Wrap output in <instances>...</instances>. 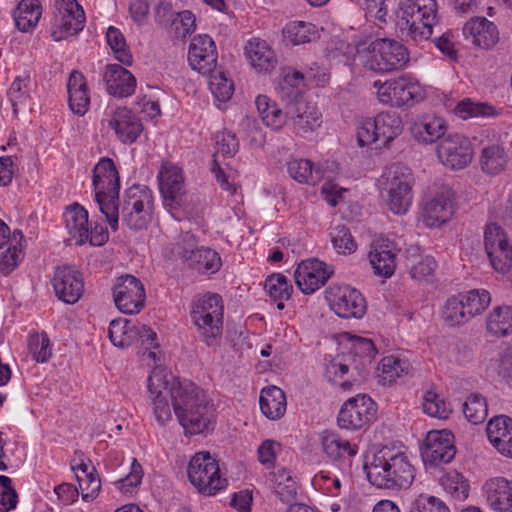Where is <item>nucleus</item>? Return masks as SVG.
I'll use <instances>...</instances> for the list:
<instances>
[{
  "label": "nucleus",
  "instance_id": "nucleus-9",
  "mask_svg": "<svg viewBox=\"0 0 512 512\" xmlns=\"http://www.w3.org/2000/svg\"><path fill=\"white\" fill-rule=\"evenodd\" d=\"M172 254L189 268L201 273H215L221 266L219 254L210 248H196L194 236L189 233L183 235L181 242L173 245Z\"/></svg>",
  "mask_w": 512,
  "mask_h": 512
},
{
  "label": "nucleus",
  "instance_id": "nucleus-1",
  "mask_svg": "<svg viewBox=\"0 0 512 512\" xmlns=\"http://www.w3.org/2000/svg\"><path fill=\"white\" fill-rule=\"evenodd\" d=\"M148 391L156 420L163 425L172 417L167 396L186 434L208 433L215 426V409L206 393L192 382H176L162 369H154L148 378Z\"/></svg>",
  "mask_w": 512,
  "mask_h": 512
},
{
  "label": "nucleus",
  "instance_id": "nucleus-60",
  "mask_svg": "<svg viewBox=\"0 0 512 512\" xmlns=\"http://www.w3.org/2000/svg\"><path fill=\"white\" fill-rule=\"evenodd\" d=\"M509 244L503 229L496 223L487 225L484 233L486 253Z\"/></svg>",
  "mask_w": 512,
  "mask_h": 512
},
{
  "label": "nucleus",
  "instance_id": "nucleus-63",
  "mask_svg": "<svg viewBox=\"0 0 512 512\" xmlns=\"http://www.w3.org/2000/svg\"><path fill=\"white\" fill-rule=\"evenodd\" d=\"M23 259V253L17 245L8 247L5 252L0 255V273L4 275L13 271Z\"/></svg>",
  "mask_w": 512,
  "mask_h": 512
},
{
  "label": "nucleus",
  "instance_id": "nucleus-8",
  "mask_svg": "<svg viewBox=\"0 0 512 512\" xmlns=\"http://www.w3.org/2000/svg\"><path fill=\"white\" fill-rule=\"evenodd\" d=\"M408 61L409 53L403 44L379 38L370 44L364 66L374 72L388 73L405 67Z\"/></svg>",
  "mask_w": 512,
  "mask_h": 512
},
{
  "label": "nucleus",
  "instance_id": "nucleus-22",
  "mask_svg": "<svg viewBox=\"0 0 512 512\" xmlns=\"http://www.w3.org/2000/svg\"><path fill=\"white\" fill-rule=\"evenodd\" d=\"M108 126L124 144L134 143L143 130L141 120L127 108H118L108 121Z\"/></svg>",
  "mask_w": 512,
  "mask_h": 512
},
{
  "label": "nucleus",
  "instance_id": "nucleus-18",
  "mask_svg": "<svg viewBox=\"0 0 512 512\" xmlns=\"http://www.w3.org/2000/svg\"><path fill=\"white\" fill-rule=\"evenodd\" d=\"M374 413V402L370 397L350 398L340 409L337 422L340 428L356 430L368 423Z\"/></svg>",
  "mask_w": 512,
  "mask_h": 512
},
{
  "label": "nucleus",
  "instance_id": "nucleus-53",
  "mask_svg": "<svg viewBox=\"0 0 512 512\" xmlns=\"http://www.w3.org/2000/svg\"><path fill=\"white\" fill-rule=\"evenodd\" d=\"M265 289L274 300L285 301L291 297L293 287L282 274H272L265 281Z\"/></svg>",
  "mask_w": 512,
  "mask_h": 512
},
{
  "label": "nucleus",
  "instance_id": "nucleus-5",
  "mask_svg": "<svg viewBox=\"0 0 512 512\" xmlns=\"http://www.w3.org/2000/svg\"><path fill=\"white\" fill-rule=\"evenodd\" d=\"M383 177L385 178L384 190L387 192L388 208L394 214H405L413 199L414 177L410 168L402 164H394L384 173Z\"/></svg>",
  "mask_w": 512,
  "mask_h": 512
},
{
  "label": "nucleus",
  "instance_id": "nucleus-52",
  "mask_svg": "<svg viewBox=\"0 0 512 512\" xmlns=\"http://www.w3.org/2000/svg\"><path fill=\"white\" fill-rule=\"evenodd\" d=\"M331 241L333 247L340 254H351L356 251L357 244L349 230L345 225L335 226L331 233Z\"/></svg>",
  "mask_w": 512,
  "mask_h": 512
},
{
  "label": "nucleus",
  "instance_id": "nucleus-13",
  "mask_svg": "<svg viewBox=\"0 0 512 512\" xmlns=\"http://www.w3.org/2000/svg\"><path fill=\"white\" fill-rule=\"evenodd\" d=\"M58 14L51 30L55 41L78 34L84 28L85 13L77 0L56 1Z\"/></svg>",
  "mask_w": 512,
  "mask_h": 512
},
{
  "label": "nucleus",
  "instance_id": "nucleus-50",
  "mask_svg": "<svg viewBox=\"0 0 512 512\" xmlns=\"http://www.w3.org/2000/svg\"><path fill=\"white\" fill-rule=\"evenodd\" d=\"M460 294L470 319L484 311L491 302L490 294L486 290H471Z\"/></svg>",
  "mask_w": 512,
  "mask_h": 512
},
{
  "label": "nucleus",
  "instance_id": "nucleus-47",
  "mask_svg": "<svg viewBox=\"0 0 512 512\" xmlns=\"http://www.w3.org/2000/svg\"><path fill=\"white\" fill-rule=\"evenodd\" d=\"M29 78L16 77L7 91V97L12 104L13 112L15 115L21 110H28L30 96L27 90V83Z\"/></svg>",
  "mask_w": 512,
  "mask_h": 512
},
{
  "label": "nucleus",
  "instance_id": "nucleus-19",
  "mask_svg": "<svg viewBox=\"0 0 512 512\" xmlns=\"http://www.w3.org/2000/svg\"><path fill=\"white\" fill-rule=\"evenodd\" d=\"M188 61L193 70L202 75L214 72L217 67V50L208 35L195 36L189 46Z\"/></svg>",
  "mask_w": 512,
  "mask_h": 512
},
{
  "label": "nucleus",
  "instance_id": "nucleus-32",
  "mask_svg": "<svg viewBox=\"0 0 512 512\" xmlns=\"http://www.w3.org/2000/svg\"><path fill=\"white\" fill-rule=\"evenodd\" d=\"M245 53L251 65L259 72H269L277 63L274 52L264 40H250L245 46Z\"/></svg>",
  "mask_w": 512,
  "mask_h": 512
},
{
  "label": "nucleus",
  "instance_id": "nucleus-11",
  "mask_svg": "<svg viewBox=\"0 0 512 512\" xmlns=\"http://www.w3.org/2000/svg\"><path fill=\"white\" fill-rule=\"evenodd\" d=\"M113 298L118 310L124 314L139 313L146 300L144 285L133 275L118 277L113 286Z\"/></svg>",
  "mask_w": 512,
  "mask_h": 512
},
{
  "label": "nucleus",
  "instance_id": "nucleus-59",
  "mask_svg": "<svg viewBox=\"0 0 512 512\" xmlns=\"http://www.w3.org/2000/svg\"><path fill=\"white\" fill-rule=\"evenodd\" d=\"M409 512H450V510L439 498L420 495L412 503Z\"/></svg>",
  "mask_w": 512,
  "mask_h": 512
},
{
  "label": "nucleus",
  "instance_id": "nucleus-40",
  "mask_svg": "<svg viewBox=\"0 0 512 512\" xmlns=\"http://www.w3.org/2000/svg\"><path fill=\"white\" fill-rule=\"evenodd\" d=\"M378 141L383 147L402 133L403 126L399 116L390 113H380L376 116Z\"/></svg>",
  "mask_w": 512,
  "mask_h": 512
},
{
  "label": "nucleus",
  "instance_id": "nucleus-10",
  "mask_svg": "<svg viewBox=\"0 0 512 512\" xmlns=\"http://www.w3.org/2000/svg\"><path fill=\"white\" fill-rule=\"evenodd\" d=\"M374 86L379 101L392 107L413 105L423 98L420 85L404 76L383 83L376 81Z\"/></svg>",
  "mask_w": 512,
  "mask_h": 512
},
{
  "label": "nucleus",
  "instance_id": "nucleus-24",
  "mask_svg": "<svg viewBox=\"0 0 512 512\" xmlns=\"http://www.w3.org/2000/svg\"><path fill=\"white\" fill-rule=\"evenodd\" d=\"M488 505L497 512H512V481L504 477L489 479L483 486Z\"/></svg>",
  "mask_w": 512,
  "mask_h": 512
},
{
  "label": "nucleus",
  "instance_id": "nucleus-57",
  "mask_svg": "<svg viewBox=\"0 0 512 512\" xmlns=\"http://www.w3.org/2000/svg\"><path fill=\"white\" fill-rule=\"evenodd\" d=\"M492 267L501 273H507L512 267V246L507 244L487 253Z\"/></svg>",
  "mask_w": 512,
  "mask_h": 512
},
{
  "label": "nucleus",
  "instance_id": "nucleus-38",
  "mask_svg": "<svg viewBox=\"0 0 512 512\" xmlns=\"http://www.w3.org/2000/svg\"><path fill=\"white\" fill-rule=\"evenodd\" d=\"M283 33L285 38L293 45L310 43L320 38V31L317 26L305 21H295L287 24Z\"/></svg>",
  "mask_w": 512,
  "mask_h": 512
},
{
  "label": "nucleus",
  "instance_id": "nucleus-61",
  "mask_svg": "<svg viewBox=\"0 0 512 512\" xmlns=\"http://www.w3.org/2000/svg\"><path fill=\"white\" fill-rule=\"evenodd\" d=\"M143 478V469L139 462L134 458L131 463L130 473L124 478L118 480L120 490L123 493H132L133 490L141 484Z\"/></svg>",
  "mask_w": 512,
  "mask_h": 512
},
{
  "label": "nucleus",
  "instance_id": "nucleus-55",
  "mask_svg": "<svg viewBox=\"0 0 512 512\" xmlns=\"http://www.w3.org/2000/svg\"><path fill=\"white\" fill-rule=\"evenodd\" d=\"M29 350L37 362H47L51 357L52 350L46 334H34L29 338Z\"/></svg>",
  "mask_w": 512,
  "mask_h": 512
},
{
  "label": "nucleus",
  "instance_id": "nucleus-27",
  "mask_svg": "<svg viewBox=\"0 0 512 512\" xmlns=\"http://www.w3.org/2000/svg\"><path fill=\"white\" fill-rule=\"evenodd\" d=\"M191 318L198 329L199 336L208 346L218 345L222 336L223 313L199 314L191 310Z\"/></svg>",
  "mask_w": 512,
  "mask_h": 512
},
{
  "label": "nucleus",
  "instance_id": "nucleus-25",
  "mask_svg": "<svg viewBox=\"0 0 512 512\" xmlns=\"http://www.w3.org/2000/svg\"><path fill=\"white\" fill-rule=\"evenodd\" d=\"M109 94L117 97H128L136 88L133 74L118 64H109L103 75Z\"/></svg>",
  "mask_w": 512,
  "mask_h": 512
},
{
  "label": "nucleus",
  "instance_id": "nucleus-46",
  "mask_svg": "<svg viewBox=\"0 0 512 512\" xmlns=\"http://www.w3.org/2000/svg\"><path fill=\"white\" fill-rule=\"evenodd\" d=\"M106 38L115 58L122 64L130 66L133 58L122 32L118 28L110 26L107 29Z\"/></svg>",
  "mask_w": 512,
  "mask_h": 512
},
{
  "label": "nucleus",
  "instance_id": "nucleus-54",
  "mask_svg": "<svg viewBox=\"0 0 512 512\" xmlns=\"http://www.w3.org/2000/svg\"><path fill=\"white\" fill-rule=\"evenodd\" d=\"M455 111L462 118L468 117H479V116H492L495 114V109L493 106L487 103H476L471 101L470 99H465L460 101Z\"/></svg>",
  "mask_w": 512,
  "mask_h": 512
},
{
  "label": "nucleus",
  "instance_id": "nucleus-4",
  "mask_svg": "<svg viewBox=\"0 0 512 512\" xmlns=\"http://www.w3.org/2000/svg\"><path fill=\"white\" fill-rule=\"evenodd\" d=\"M436 0H406L397 13V27L414 41L427 40L436 23Z\"/></svg>",
  "mask_w": 512,
  "mask_h": 512
},
{
  "label": "nucleus",
  "instance_id": "nucleus-21",
  "mask_svg": "<svg viewBox=\"0 0 512 512\" xmlns=\"http://www.w3.org/2000/svg\"><path fill=\"white\" fill-rule=\"evenodd\" d=\"M453 214V192L443 189L429 200L423 208V221L428 227H439L446 223Z\"/></svg>",
  "mask_w": 512,
  "mask_h": 512
},
{
  "label": "nucleus",
  "instance_id": "nucleus-6",
  "mask_svg": "<svg viewBox=\"0 0 512 512\" xmlns=\"http://www.w3.org/2000/svg\"><path fill=\"white\" fill-rule=\"evenodd\" d=\"M153 207L151 190L146 186L132 185L123 196L122 221L131 230H142L151 221Z\"/></svg>",
  "mask_w": 512,
  "mask_h": 512
},
{
  "label": "nucleus",
  "instance_id": "nucleus-58",
  "mask_svg": "<svg viewBox=\"0 0 512 512\" xmlns=\"http://www.w3.org/2000/svg\"><path fill=\"white\" fill-rule=\"evenodd\" d=\"M18 502V495L12 487V481L8 476L0 475V512H8L14 509Z\"/></svg>",
  "mask_w": 512,
  "mask_h": 512
},
{
  "label": "nucleus",
  "instance_id": "nucleus-3",
  "mask_svg": "<svg viewBox=\"0 0 512 512\" xmlns=\"http://www.w3.org/2000/svg\"><path fill=\"white\" fill-rule=\"evenodd\" d=\"M95 200L110 228H119V173L112 159L104 157L93 169Z\"/></svg>",
  "mask_w": 512,
  "mask_h": 512
},
{
  "label": "nucleus",
  "instance_id": "nucleus-31",
  "mask_svg": "<svg viewBox=\"0 0 512 512\" xmlns=\"http://www.w3.org/2000/svg\"><path fill=\"white\" fill-rule=\"evenodd\" d=\"M287 113L298 133H307L319 126L320 113L305 100L287 107Z\"/></svg>",
  "mask_w": 512,
  "mask_h": 512
},
{
  "label": "nucleus",
  "instance_id": "nucleus-45",
  "mask_svg": "<svg viewBox=\"0 0 512 512\" xmlns=\"http://www.w3.org/2000/svg\"><path fill=\"white\" fill-rule=\"evenodd\" d=\"M442 317L450 326L461 325L470 320L460 293L448 298L442 311Z\"/></svg>",
  "mask_w": 512,
  "mask_h": 512
},
{
  "label": "nucleus",
  "instance_id": "nucleus-17",
  "mask_svg": "<svg viewBox=\"0 0 512 512\" xmlns=\"http://www.w3.org/2000/svg\"><path fill=\"white\" fill-rule=\"evenodd\" d=\"M334 273L326 263L316 259L302 261L294 273L295 282L304 294H311L325 285Z\"/></svg>",
  "mask_w": 512,
  "mask_h": 512
},
{
  "label": "nucleus",
  "instance_id": "nucleus-48",
  "mask_svg": "<svg viewBox=\"0 0 512 512\" xmlns=\"http://www.w3.org/2000/svg\"><path fill=\"white\" fill-rule=\"evenodd\" d=\"M209 77L208 84L212 94L220 102L228 101L234 92L233 82L228 79L225 73L217 67L214 72L206 74Z\"/></svg>",
  "mask_w": 512,
  "mask_h": 512
},
{
  "label": "nucleus",
  "instance_id": "nucleus-12",
  "mask_svg": "<svg viewBox=\"0 0 512 512\" xmlns=\"http://www.w3.org/2000/svg\"><path fill=\"white\" fill-rule=\"evenodd\" d=\"M326 299L331 309L341 318L360 319L366 313L365 298L360 291L350 286L330 287Z\"/></svg>",
  "mask_w": 512,
  "mask_h": 512
},
{
  "label": "nucleus",
  "instance_id": "nucleus-16",
  "mask_svg": "<svg viewBox=\"0 0 512 512\" xmlns=\"http://www.w3.org/2000/svg\"><path fill=\"white\" fill-rule=\"evenodd\" d=\"M52 285L57 298L66 304H75L84 292L82 274L72 266L57 267Z\"/></svg>",
  "mask_w": 512,
  "mask_h": 512
},
{
  "label": "nucleus",
  "instance_id": "nucleus-36",
  "mask_svg": "<svg viewBox=\"0 0 512 512\" xmlns=\"http://www.w3.org/2000/svg\"><path fill=\"white\" fill-rule=\"evenodd\" d=\"M287 171L291 178L301 184L315 185L323 177L319 168H314L309 159L293 158L287 162Z\"/></svg>",
  "mask_w": 512,
  "mask_h": 512
},
{
  "label": "nucleus",
  "instance_id": "nucleus-23",
  "mask_svg": "<svg viewBox=\"0 0 512 512\" xmlns=\"http://www.w3.org/2000/svg\"><path fill=\"white\" fill-rule=\"evenodd\" d=\"M463 34L466 39L483 49L492 48L499 40L496 25L485 17H474L465 23Z\"/></svg>",
  "mask_w": 512,
  "mask_h": 512
},
{
  "label": "nucleus",
  "instance_id": "nucleus-41",
  "mask_svg": "<svg viewBox=\"0 0 512 512\" xmlns=\"http://www.w3.org/2000/svg\"><path fill=\"white\" fill-rule=\"evenodd\" d=\"M377 370L379 371V382L383 385H391L397 378L408 374L409 363L392 355L386 356L382 358Z\"/></svg>",
  "mask_w": 512,
  "mask_h": 512
},
{
  "label": "nucleus",
  "instance_id": "nucleus-39",
  "mask_svg": "<svg viewBox=\"0 0 512 512\" xmlns=\"http://www.w3.org/2000/svg\"><path fill=\"white\" fill-rule=\"evenodd\" d=\"M486 327L487 331L496 337H502L512 333V307H496L489 314Z\"/></svg>",
  "mask_w": 512,
  "mask_h": 512
},
{
  "label": "nucleus",
  "instance_id": "nucleus-28",
  "mask_svg": "<svg viewBox=\"0 0 512 512\" xmlns=\"http://www.w3.org/2000/svg\"><path fill=\"white\" fill-rule=\"evenodd\" d=\"M369 260L376 275L384 278L391 277L396 268L393 244L388 241L373 244L369 252Z\"/></svg>",
  "mask_w": 512,
  "mask_h": 512
},
{
  "label": "nucleus",
  "instance_id": "nucleus-33",
  "mask_svg": "<svg viewBox=\"0 0 512 512\" xmlns=\"http://www.w3.org/2000/svg\"><path fill=\"white\" fill-rule=\"evenodd\" d=\"M262 413L271 420L281 418L286 411V396L277 386L263 388L259 399Z\"/></svg>",
  "mask_w": 512,
  "mask_h": 512
},
{
  "label": "nucleus",
  "instance_id": "nucleus-37",
  "mask_svg": "<svg viewBox=\"0 0 512 512\" xmlns=\"http://www.w3.org/2000/svg\"><path fill=\"white\" fill-rule=\"evenodd\" d=\"M257 110L261 116L262 121L273 130L281 129L286 119L289 117L287 109L285 112L265 95H259L255 101Z\"/></svg>",
  "mask_w": 512,
  "mask_h": 512
},
{
  "label": "nucleus",
  "instance_id": "nucleus-49",
  "mask_svg": "<svg viewBox=\"0 0 512 512\" xmlns=\"http://www.w3.org/2000/svg\"><path fill=\"white\" fill-rule=\"evenodd\" d=\"M463 413L472 424H480L487 417L486 399L480 394H471L463 404Z\"/></svg>",
  "mask_w": 512,
  "mask_h": 512
},
{
  "label": "nucleus",
  "instance_id": "nucleus-7",
  "mask_svg": "<svg viewBox=\"0 0 512 512\" xmlns=\"http://www.w3.org/2000/svg\"><path fill=\"white\" fill-rule=\"evenodd\" d=\"M190 482L204 495L212 496L224 489L228 481L220 476V468L216 459L209 452L196 453L188 465Z\"/></svg>",
  "mask_w": 512,
  "mask_h": 512
},
{
  "label": "nucleus",
  "instance_id": "nucleus-44",
  "mask_svg": "<svg viewBox=\"0 0 512 512\" xmlns=\"http://www.w3.org/2000/svg\"><path fill=\"white\" fill-rule=\"evenodd\" d=\"M272 487L283 503H289L295 499L297 495V484L293 480L289 471L281 469L274 473L271 479Z\"/></svg>",
  "mask_w": 512,
  "mask_h": 512
},
{
  "label": "nucleus",
  "instance_id": "nucleus-43",
  "mask_svg": "<svg viewBox=\"0 0 512 512\" xmlns=\"http://www.w3.org/2000/svg\"><path fill=\"white\" fill-rule=\"evenodd\" d=\"M321 440L323 451L332 460H338L345 454L351 457L357 453L356 447L351 446L348 441L341 440L334 433L324 432Z\"/></svg>",
  "mask_w": 512,
  "mask_h": 512
},
{
  "label": "nucleus",
  "instance_id": "nucleus-56",
  "mask_svg": "<svg viewBox=\"0 0 512 512\" xmlns=\"http://www.w3.org/2000/svg\"><path fill=\"white\" fill-rule=\"evenodd\" d=\"M423 411L432 417L445 419L448 417L449 409L446 403L436 393L427 391L423 398Z\"/></svg>",
  "mask_w": 512,
  "mask_h": 512
},
{
  "label": "nucleus",
  "instance_id": "nucleus-34",
  "mask_svg": "<svg viewBox=\"0 0 512 512\" xmlns=\"http://www.w3.org/2000/svg\"><path fill=\"white\" fill-rule=\"evenodd\" d=\"M41 14L39 0H21L13 13L17 29L21 32H29L37 25Z\"/></svg>",
  "mask_w": 512,
  "mask_h": 512
},
{
  "label": "nucleus",
  "instance_id": "nucleus-2",
  "mask_svg": "<svg viewBox=\"0 0 512 512\" xmlns=\"http://www.w3.org/2000/svg\"><path fill=\"white\" fill-rule=\"evenodd\" d=\"M370 483L384 489H406L414 480V468L403 452L387 447L378 451L372 462L365 465Z\"/></svg>",
  "mask_w": 512,
  "mask_h": 512
},
{
  "label": "nucleus",
  "instance_id": "nucleus-20",
  "mask_svg": "<svg viewBox=\"0 0 512 512\" xmlns=\"http://www.w3.org/2000/svg\"><path fill=\"white\" fill-rule=\"evenodd\" d=\"M159 189L164 205L170 209H178L185 198L184 179L181 171L176 168H166L158 176Z\"/></svg>",
  "mask_w": 512,
  "mask_h": 512
},
{
  "label": "nucleus",
  "instance_id": "nucleus-62",
  "mask_svg": "<svg viewBox=\"0 0 512 512\" xmlns=\"http://www.w3.org/2000/svg\"><path fill=\"white\" fill-rule=\"evenodd\" d=\"M199 310V314L223 313L222 298L218 294H207L199 298L192 308Z\"/></svg>",
  "mask_w": 512,
  "mask_h": 512
},
{
  "label": "nucleus",
  "instance_id": "nucleus-29",
  "mask_svg": "<svg viewBox=\"0 0 512 512\" xmlns=\"http://www.w3.org/2000/svg\"><path fill=\"white\" fill-rule=\"evenodd\" d=\"M447 130L446 122L435 116H427L415 122L411 127L414 138L421 143L432 144L441 141Z\"/></svg>",
  "mask_w": 512,
  "mask_h": 512
},
{
  "label": "nucleus",
  "instance_id": "nucleus-30",
  "mask_svg": "<svg viewBox=\"0 0 512 512\" xmlns=\"http://www.w3.org/2000/svg\"><path fill=\"white\" fill-rule=\"evenodd\" d=\"M66 228L79 245L84 244L89 237L88 212L80 204L74 203L66 208L64 213Z\"/></svg>",
  "mask_w": 512,
  "mask_h": 512
},
{
  "label": "nucleus",
  "instance_id": "nucleus-14",
  "mask_svg": "<svg viewBox=\"0 0 512 512\" xmlns=\"http://www.w3.org/2000/svg\"><path fill=\"white\" fill-rule=\"evenodd\" d=\"M437 156L445 167L451 170H461L472 161L471 142L460 134L448 135L438 143Z\"/></svg>",
  "mask_w": 512,
  "mask_h": 512
},
{
  "label": "nucleus",
  "instance_id": "nucleus-51",
  "mask_svg": "<svg viewBox=\"0 0 512 512\" xmlns=\"http://www.w3.org/2000/svg\"><path fill=\"white\" fill-rule=\"evenodd\" d=\"M444 489L458 500H464L469 494L467 480L457 471L447 473L441 478Z\"/></svg>",
  "mask_w": 512,
  "mask_h": 512
},
{
  "label": "nucleus",
  "instance_id": "nucleus-15",
  "mask_svg": "<svg viewBox=\"0 0 512 512\" xmlns=\"http://www.w3.org/2000/svg\"><path fill=\"white\" fill-rule=\"evenodd\" d=\"M453 438L447 430L428 432L421 451L424 462L430 466L450 463L456 454Z\"/></svg>",
  "mask_w": 512,
  "mask_h": 512
},
{
  "label": "nucleus",
  "instance_id": "nucleus-42",
  "mask_svg": "<svg viewBox=\"0 0 512 512\" xmlns=\"http://www.w3.org/2000/svg\"><path fill=\"white\" fill-rule=\"evenodd\" d=\"M134 323L128 319L118 318L112 320L108 329V336L116 347L125 348L135 341Z\"/></svg>",
  "mask_w": 512,
  "mask_h": 512
},
{
  "label": "nucleus",
  "instance_id": "nucleus-64",
  "mask_svg": "<svg viewBox=\"0 0 512 512\" xmlns=\"http://www.w3.org/2000/svg\"><path fill=\"white\" fill-rule=\"evenodd\" d=\"M173 27L178 37L185 38L187 35L192 34L195 30L194 14L189 10L178 12Z\"/></svg>",
  "mask_w": 512,
  "mask_h": 512
},
{
  "label": "nucleus",
  "instance_id": "nucleus-26",
  "mask_svg": "<svg viewBox=\"0 0 512 512\" xmlns=\"http://www.w3.org/2000/svg\"><path fill=\"white\" fill-rule=\"evenodd\" d=\"M487 436L490 443L503 456L512 458V418L496 416L487 424Z\"/></svg>",
  "mask_w": 512,
  "mask_h": 512
},
{
  "label": "nucleus",
  "instance_id": "nucleus-35",
  "mask_svg": "<svg viewBox=\"0 0 512 512\" xmlns=\"http://www.w3.org/2000/svg\"><path fill=\"white\" fill-rule=\"evenodd\" d=\"M508 163V155L504 147L499 144H490L482 149L480 166L484 173L496 175L502 172Z\"/></svg>",
  "mask_w": 512,
  "mask_h": 512
}]
</instances>
